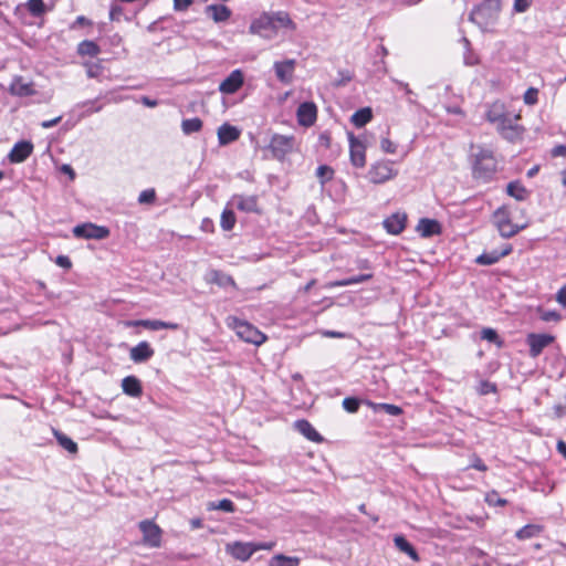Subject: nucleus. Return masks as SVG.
<instances>
[{
	"mask_svg": "<svg viewBox=\"0 0 566 566\" xmlns=\"http://www.w3.org/2000/svg\"><path fill=\"white\" fill-rule=\"evenodd\" d=\"M55 263L64 269H70L72 266V262L69 256L66 255H59L55 259Z\"/></svg>",
	"mask_w": 566,
	"mask_h": 566,
	"instance_id": "nucleus-57",
	"label": "nucleus"
},
{
	"mask_svg": "<svg viewBox=\"0 0 566 566\" xmlns=\"http://www.w3.org/2000/svg\"><path fill=\"white\" fill-rule=\"evenodd\" d=\"M192 3V0H174V8L177 11H185Z\"/></svg>",
	"mask_w": 566,
	"mask_h": 566,
	"instance_id": "nucleus-58",
	"label": "nucleus"
},
{
	"mask_svg": "<svg viewBox=\"0 0 566 566\" xmlns=\"http://www.w3.org/2000/svg\"><path fill=\"white\" fill-rule=\"evenodd\" d=\"M471 467L476 469V470H479V471H482V472L488 470V468L484 464V462L480 458H478V457H475L473 459V462H472Z\"/></svg>",
	"mask_w": 566,
	"mask_h": 566,
	"instance_id": "nucleus-62",
	"label": "nucleus"
},
{
	"mask_svg": "<svg viewBox=\"0 0 566 566\" xmlns=\"http://www.w3.org/2000/svg\"><path fill=\"white\" fill-rule=\"evenodd\" d=\"M235 224L234 212L230 209H224L221 214L220 226L224 231H230Z\"/></svg>",
	"mask_w": 566,
	"mask_h": 566,
	"instance_id": "nucleus-41",
	"label": "nucleus"
},
{
	"mask_svg": "<svg viewBox=\"0 0 566 566\" xmlns=\"http://www.w3.org/2000/svg\"><path fill=\"white\" fill-rule=\"evenodd\" d=\"M407 216L405 213H392L384 220V227L390 234H399L406 228Z\"/></svg>",
	"mask_w": 566,
	"mask_h": 566,
	"instance_id": "nucleus-19",
	"label": "nucleus"
},
{
	"mask_svg": "<svg viewBox=\"0 0 566 566\" xmlns=\"http://www.w3.org/2000/svg\"><path fill=\"white\" fill-rule=\"evenodd\" d=\"M493 223L503 238L514 237L524 228L512 222L510 212L504 207L495 210L493 213Z\"/></svg>",
	"mask_w": 566,
	"mask_h": 566,
	"instance_id": "nucleus-4",
	"label": "nucleus"
},
{
	"mask_svg": "<svg viewBox=\"0 0 566 566\" xmlns=\"http://www.w3.org/2000/svg\"><path fill=\"white\" fill-rule=\"evenodd\" d=\"M373 118V112L370 107H364L356 111L352 117L350 122L357 127L360 128L369 123Z\"/></svg>",
	"mask_w": 566,
	"mask_h": 566,
	"instance_id": "nucleus-33",
	"label": "nucleus"
},
{
	"mask_svg": "<svg viewBox=\"0 0 566 566\" xmlns=\"http://www.w3.org/2000/svg\"><path fill=\"white\" fill-rule=\"evenodd\" d=\"M240 137V130L230 124H222L218 128V142L221 146H226L235 142Z\"/></svg>",
	"mask_w": 566,
	"mask_h": 566,
	"instance_id": "nucleus-20",
	"label": "nucleus"
},
{
	"mask_svg": "<svg viewBox=\"0 0 566 566\" xmlns=\"http://www.w3.org/2000/svg\"><path fill=\"white\" fill-rule=\"evenodd\" d=\"M122 389L127 396L138 398L143 394L140 380L135 376H127L122 380Z\"/></svg>",
	"mask_w": 566,
	"mask_h": 566,
	"instance_id": "nucleus-24",
	"label": "nucleus"
},
{
	"mask_svg": "<svg viewBox=\"0 0 566 566\" xmlns=\"http://www.w3.org/2000/svg\"><path fill=\"white\" fill-rule=\"evenodd\" d=\"M244 82L243 73L241 70H233L219 85V91L223 94L235 93Z\"/></svg>",
	"mask_w": 566,
	"mask_h": 566,
	"instance_id": "nucleus-12",
	"label": "nucleus"
},
{
	"mask_svg": "<svg viewBox=\"0 0 566 566\" xmlns=\"http://www.w3.org/2000/svg\"><path fill=\"white\" fill-rule=\"evenodd\" d=\"M73 234L74 237L82 239L102 240L109 235V230L106 227L87 222L74 227Z\"/></svg>",
	"mask_w": 566,
	"mask_h": 566,
	"instance_id": "nucleus-6",
	"label": "nucleus"
},
{
	"mask_svg": "<svg viewBox=\"0 0 566 566\" xmlns=\"http://www.w3.org/2000/svg\"><path fill=\"white\" fill-rule=\"evenodd\" d=\"M556 301L562 306H566V284L563 285L556 293Z\"/></svg>",
	"mask_w": 566,
	"mask_h": 566,
	"instance_id": "nucleus-59",
	"label": "nucleus"
},
{
	"mask_svg": "<svg viewBox=\"0 0 566 566\" xmlns=\"http://www.w3.org/2000/svg\"><path fill=\"white\" fill-rule=\"evenodd\" d=\"M316 116L317 108L314 103L305 102L302 103L297 108V120L302 126H312L316 120Z\"/></svg>",
	"mask_w": 566,
	"mask_h": 566,
	"instance_id": "nucleus-16",
	"label": "nucleus"
},
{
	"mask_svg": "<svg viewBox=\"0 0 566 566\" xmlns=\"http://www.w3.org/2000/svg\"><path fill=\"white\" fill-rule=\"evenodd\" d=\"M537 95H538V91L537 88H534V87H530L525 93H524V96H523V99H524V103L527 104V105H534L537 103Z\"/></svg>",
	"mask_w": 566,
	"mask_h": 566,
	"instance_id": "nucleus-51",
	"label": "nucleus"
},
{
	"mask_svg": "<svg viewBox=\"0 0 566 566\" xmlns=\"http://www.w3.org/2000/svg\"><path fill=\"white\" fill-rule=\"evenodd\" d=\"M485 502L489 505H499V506H504L507 504V501L505 499H502L496 491H491V492L486 493Z\"/></svg>",
	"mask_w": 566,
	"mask_h": 566,
	"instance_id": "nucleus-46",
	"label": "nucleus"
},
{
	"mask_svg": "<svg viewBox=\"0 0 566 566\" xmlns=\"http://www.w3.org/2000/svg\"><path fill=\"white\" fill-rule=\"evenodd\" d=\"M53 434L56 438L59 444L67 450L70 453H76L77 452V444L66 434L60 432L56 429H53Z\"/></svg>",
	"mask_w": 566,
	"mask_h": 566,
	"instance_id": "nucleus-37",
	"label": "nucleus"
},
{
	"mask_svg": "<svg viewBox=\"0 0 566 566\" xmlns=\"http://www.w3.org/2000/svg\"><path fill=\"white\" fill-rule=\"evenodd\" d=\"M209 282L214 283L219 286L227 287V286H235V282L232 279V276L219 271V270H212L209 274Z\"/></svg>",
	"mask_w": 566,
	"mask_h": 566,
	"instance_id": "nucleus-35",
	"label": "nucleus"
},
{
	"mask_svg": "<svg viewBox=\"0 0 566 566\" xmlns=\"http://www.w3.org/2000/svg\"><path fill=\"white\" fill-rule=\"evenodd\" d=\"M348 138L350 161L355 167L363 168L366 165L365 146L353 134H348Z\"/></svg>",
	"mask_w": 566,
	"mask_h": 566,
	"instance_id": "nucleus-14",
	"label": "nucleus"
},
{
	"mask_svg": "<svg viewBox=\"0 0 566 566\" xmlns=\"http://www.w3.org/2000/svg\"><path fill=\"white\" fill-rule=\"evenodd\" d=\"M506 192L518 201L526 200L528 195L526 188L520 181H511L506 187Z\"/></svg>",
	"mask_w": 566,
	"mask_h": 566,
	"instance_id": "nucleus-36",
	"label": "nucleus"
},
{
	"mask_svg": "<svg viewBox=\"0 0 566 566\" xmlns=\"http://www.w3.org/2000/svg\"><path fill=\"white\" fill-rule=\"evenodd\" d=\"M505 115L501 112V107L494 105L489 112L486 113V118L489 122L493 124H497Z\"/></svg>",
	"mask_w": 566,
	"mask_h": 566,
	"instance_id": "nucleus-48",
	"label": "nucleus"
},
{
	"mask_svg": "<svg viewBox=\"0 0 566 566\" xmlns=\"http://www.w3.org/2000/svg\"><path fill=\"white\" fill-rule=\"evenodd\" d=\"M481 338L488 342L496 344L499 347L502 346L503 342L500 339L495 329L486 327L481 331Z\"/></svg>",
	"mask_w": 566,
	"mask_h": 566,
	"instance_id": "nucleus-44",
	"label": "nucleus"
},
{
	"mask_svg": "<svg viewBox=\"0 0 566 566\" xmlns=\"http://www.w3.org/2000/svg\"><path fill=\"white\" fill-rule=\"evenodd\" d=\"M533 0H514V11L522 13L525 12L532 4Z\"/></svg>",
	"mask_w": 566,
	"mask_h": 566,
	"instance_id": "nucleus-53",
	"label": "nucleus"
},
{
	"mask_svg": "<svg viewBox=\"0 0 566 566\" xmlns=\"http://www.w3.org/2000/svg\"><path fill=\"white\" fill-rule=\"evenodd\" d=\"M27 8L33 17H41L46 11L43 0H29L27 2Z\"/></svg>",
	"mask_w": 566,
	"mask_h": 566,
	"instance_id": "nucleus-42",
	"label": "nucleus"
},
{
	"mask_svg": "<svg viewBox=\"0 0 566 566\" xmlns=\"http://www.w3.org/2000/svg\"><path fill=\"white\" fill-rule=\"evenodd\" d=\"M316 176L319 179L321 185L324 186L327 181L333 179L334 170L327 165H321L316 169Z\"/></svg>",
	"mask_w": 566,
	"mask_h": 566,
	"instance_id": "nucleus-43",
	"label": "nucleus"
},
{
	"mask_svg": "<svg viewBox=\"0 0 566 566\" xmlns=\"http://www.w3.org/2000/svg\"><path fill=\"white\" fill-rule=\"evenodd\" d=\"M295 429L305 438L313 442H322L323 437L315 430V428L305 419L294 422Z\"/></svg>",
	"mask_w": 566,
	"mask_h": 566,
	"instance_id": "nucleus-23",
	"label": "nucleus"
},
{
	"mask_svg": "<svg viewBox=\"0 0 566 566\" xmlns=\"http://www.w3.org/2000/svg\"><path fill=\"white\" fill-rule=\"evenodd\" d=\"M275 546V542L254 543L255 552L264 549L271 551Z\"/></svg>",
	"mask_w": 566,
	"mask_h": 566,
	"instance_id": "nucleus-61",
	"label": "nucleus"
},
{
	"mask_svg": "<svg viewBox=\"0 0 566 566\" xmlns=\"http://www.w3.org/2000/svg\"><path fill=\"white\" fill-rule=\"evenodd\" d=\"M233 202L239 210L244 212H254L258 209V199L255 196H234Z\"/></svg>",
	"mask_w": 566,
	"mask_h": 566,
	"instance_id": "nucleus-28",
	"label": "nucleus"
},
{
	"mask_svg": "<svg viewBox=\"0 0 566 566\" xmlns=\"http://www.w3.org/2000/svg\"><path fill=\"white\" fill-rule=\"evenodd\" d=\"M10 92L18 96H30L35 93L33 83L22 77H17L10 85Z\"/></svg>",
	"mask_w": 566,
	"mask_h": 566,
	"instance_id": "nucleus-22",
	"label": "nucleus"
},
{
	"mask_svg": "<svg viewBox=\"0 0 566 566\" xmlns=\"http://www.w3.org/2000/svg\"><path fill=\"white\" fill-rule=\"evenodd\" d=\"M156 200V192L155 189H146L142 191L138 196V202L140 205H150L154 203Z\"/></svg>",
	"mask_w": 566,
	"mask_h": 566,
	"instance_id": "nucleus-47",
	"label": "nucleus"
},
{
	"mask_svg": "<svg viewBox=\"0 0 566 566\" xmlns=\"http://www.w3.org/2000/svg\"><path fill=\"white\" fill-rule=\"evenodd\" d=\"M397 175L398 171L392 168L390 161H377L371 165L368 171V178L373 184H384L394 179Z\"/></svg>",
	"mask_w": 566,
	"mask_h": 566,
	"instance_id": "nucleus-5",
	"label": "nucleus"
},
{
	"mask_svg": "<svg viewBox=\"0 0 566 566\" xmlns=\"http://www.w3.org/2000/svg\"><path fill=\"white\" fill-rule=\"evenodd\" d=\"M520 119V115L511 118L505 115L497 124L496 128L500 134L507 140L513 142L518 138L523 132L522 127L516 124V120Z\"/></svg>",
	"mask_w": 566,
	"mask_h": 566,
	"instance_id": "nucleus-9",
	"label": "nucleus"
},
{
	"mask_svg": "<svg viewBox=\"0 0 566 566\" xmlns=\"http://www.w3.org/2000/svg\"><path fill=\"white\" fill-rule=\"evenodd\" d=\"M338 74H339L340 78L337 80V82H336L337 86L345 85L346 83H348L353 78L352 73L348 72V71H339Z\"/></svg>",
	"mask_w": 566,
	"mask_h": 566,
	"instance_id": "nucleus-56",
	"label": "nucleus"
},
{
	"mask_svg": "<svg viewBox=\"0 0 566 566\" xmlns=\"http://www.w3.org/2000/svg\"><path fill=\"white\" fill-rule=\"evenodd\" d=\"M250 32L271 39L276 33L271 13H264L259 19L254 20L250 25Z\"/></svg>",
	"mask_w": 566,
	"mask_h": 566,
	"instance_id": "nucleus-10",
	"label": "nucleus"
},
{
	"mask_svg": "<svg viewBox=\"0 0 566 566\" xmlns=\"http://www.w3.org/2000/svg\"><path fill=\"white\" fill-rule=\"evenodd\" d=\"M472 169L475 179L490 181L496 171V159L493 151L478 147L476 151L472 154Z\"/></svg>",
	"mask_w": 566,
	"mask_h": 566,
	"instance_id": "nucleus-1",
	"label": "nucleus"
},
{
	"mask_svg": "<svg viewBox=\"0 0 566 566\" xmlns=\"http://www.w3.org/2000/svg\"><path fill=\"white\" fill-rule=\"evenodd\" d=\"M155 352L147 342H140L130 348L129 357L134 363H144L154 356Z\"/></svg>",
	"mask_w": 566,
	"mask_h": 566,
	"instance_id": "nucleus-18",
	"label": "nucleus"
},
{
	"mask_svg": "<svg viewBox=\"0 0 566 566\" xmlns=\"http://www.w3.org/2000/svg\"><path fill=\"white\" fill-rule=\"evenodd\" d=\"M227 323L228 326L233 328L237 335L247 343L259 346L266 340V336L262 332L245 321H241L235 316H229Z\"/></svg>",
	"mask_w": 566,
	"mask_h": 566,
	"instance_id": "nucleus-2",
	"label": "nucleus"
},
{
	"mask_svg": "<svg viewBox=\"0 0 566 566\" xmlns=\"http://www.w3.org/2000/svg\"><path fill=\"white\" fill-rule=\"evenodd\" d=\"M368 405L374 409V411H382L390 416H399L402 413V409L399 406L391 405V403H375V402H368Z\"/></svg>",
	"mask_w": 566,
	"mask_h": 566,
	"instance_id": "nucleus-38",
	"label": "nucleus"
},
{
	"mask_svg": "<svg viewBox=\"0 0 566 566\" xmlns=\"http://www.w3.org/2000/svg\"><path fill=\"white\" fill-rule=\"evenodd\" d=\"M77 52L80 55L96 56L99 53V46L90 40H84L78 44Z\"/></svg>",
	"mask_w": 566,
	"mask_h": 566,
	"instance_id": "nucleus-39",
	"label": "nucleus"
},
{
	"mask_svg": "<svg viewBox=\"0 0 566 566\" xmlns=\"http://www.w3.org/2000/svg\"><path fill=\"white\" fill-rule=\"evenodd\" d=\"M417 231L422 238H430L441 232V226L437 220L423 218L420 219Z\"/></svg>",
	"mask_w": 566,
	"mask_h": 566,
	"instance_id": "nucleus-21",
	"label": "nucleus"
},
{
	"mask_svg": "<svg viewBox=\"0 0 566 566\" xmlns=\"http://www.w3.org/2000/svg\"><path fill=\"white\" fill-rule=\"evenodd\" d=\"M555 337L551 334L531 333L526 336V343L530 346V356L535 358L542 354L544 348L553 344Z\"/></svg>",
	"mask_w": 566,
	"mask_h": 566,
	"instance_id": "nucleus-8",
	"label": "nucleus"
},
{
	"mask_svg": "<svg viewBox=\"0 0 566 566\" xmlns=\"http://www.w3.org/2000/svg\"><path fill=\"white\" fill-rule=\"evenodd\" d=\"M301 558L297 556H286L276 554L269 560V566H300Z\"/></svg>",
	"mask_w": 566,
	"mask_h": 566,
	"instance_id": "nucleus-34",
	"label": "nucleus"
},
{
	"mask_svg": "<svg viewBox=\"0 0 566 566\" xmlns=\"http://www.w3.org/2000/svg\"><path fill=\"white\" fill-rule=\"evenodd\" d=\"M371 277H373L371 273L359 274V275L350 276L348 279L329 282L325 285V287L332 289V287H338V286H348V285H353V284L363 283L365 281L370 280Z\"/></svg>",
	"mask_w": 566,
	"mask_h": 566,
	"instance_id": "nucleus-30",
	"label": "nucleus"
},
{
	"mask_svg": "<svg viewBox=\"0 0 566 566\" xmlns=\"http://www.w3.org/2000/svg\"><path fill=\"white\" fill-rule=\"evenodd\" d=\"M227 551L233 558L247 562L255 553L254 542H234L227 545Z\"/></svg>",
	"mask_w": 566,
	"mask_h": 566,
	"instance_id": "nucleus-11",
	"label": "nucleus"
},
{
	"mask_svg": "<svg viewBox=\"0 0 566 566\" xmlns=\"http://www.w3.org/2000/svg\"><path fill=\"white\" fill-rule=\"evenodd\" d=\"M33 151V144L30 140H20L14 144L8 154V159L12 164L23 163Z\"/></svg>",
	"mask_w": 566,
	"mask_h": 566,
	"instance_id": "nucleus-13",
	"label": "nucleus"
},
{
	"mask_svg": "<svg viewBox=\"0 0 566 566\" xmlns=\"http://www.w3.org/2000/svg\"><path fill=\"white\" fill-rule=\"evenodd\" d=\"M206 12L214 22H224L231 15V10L223 4H210L206 8Z\"/></svg>",
	"mask_w": 566,
	"mask_h": 566,
	"instance_id": "nucleus-27",
	"label": "nucleus"
},
{
	"mask_svg": "<svg viewBox=\"0 0 566 566\" xmlns=\"http://www.w3.org/2000/svg\"><path fill=\"white\" fill-rule=\"evenodd\" d=\"M271 15H272V20L275 24L276 30L279 28H285V29H290V30L296 29L295 23L292 21L291 17L287 12L277 11V12L271 13Z\"/></svg>",
	"mask_w": 566,
	"mask_h": 566,
	"instance_id": "nucleus-31",
	"label": "nucleus"
},
{
	"mask_svg": "<svg viewBox=\"0 0 566 566\" xmlns=\"http://www.w3.org/2000/svg\"><path fill=\"white\" fill-rule=\"evenodd\" d=\"M495 391H496L495 384L486 381V380L482 381L480 384L479 392L481 395H488V394L495 392Z\"/></svg>",
	"mask_w": 566,
	"mask_h": 566,
	"instance_id": "nucleus-54",
	"label": "nucleus"
},
{
	"mask_svg": "<svg viewBox=\"0 0 566 566\" xmlns=\"http://www.w3.org/2000/svg\"><path fill=\"white\" fill-rule=\"evenodd\" d=\"M543 532V526L538 524H527L515 533V537L520 541L530 539L538 536Z\"/></svg>",
	"mask_w": 566,
	"mask_h": 566,
	"instance_id": "nucleus-32",
	"label": "nucleus"
},
{
	"mask_svg": "<svg viewBox=\"0 0 566 566\" xmlns=\"http://www.w3.org/2000/svg\"><path fill=\"white\" fill-rule=\"evenodd\" d=\"M138 527L143 533V542L149 547H159L161 544V530L150 520L139 522Z\"/></svg>",
	"mask_w": 566,
	"mask_h": 566,
	"instance_id": "nucleus-7",
	"label": "nucleus"
},
{
	"mask_svg": "<svg viewBox=\"0 0 566 566\" xmlns=\"http://www.w3.org/2000/svg\"><path fill=\"white\" fill-rule=\"evenodd\" d=\"M395 546L402 553L407 554L412 560L419 562L420 557L415 547L402 535L394 537Z\"/></svg>",
	"mask_w": 566,
	"mask_h": 566,
	"instance_id": "nucleus-29",
	"label": "nucleus"
},
{
	"mask_svg": "<svg viewBox=\"0 0 566 566\" xmlns=\"http://www.w3.org/2000/svg\"><path fill=\"white\" fill-rule=\"evenodd\" d=\"M211 507L214 510H220V511H224V512H229V513H232L235 510L234 503L228 499H223V500L219 501L217 504H212Z\"/></svg>",
	"mask_w": 566,
	"mask_h": 566,
	"instance_id": "nucleus-49",
	"label": "nucleus"
},
{
	"mask_svg": "<svg viewBox=\"0 0 566 566\" xmlns=\"http://www.w3.org/2000/svg\"><path fill=\"white\" fill-rule=\"evenodd\" d=\"M494 11L497 13L501 10V1L500 0H484V3L475 7L471 13L469 19L472 22L480 23L479 18L484 11Z\"/></svg>",
	"mask_w": 566,
	"mask_h": 566,
	"instance_id": "nucleus-25",
	"label": "nucleus"
},
{
	"mask_svg": "<svg viewBox=\"0 0 566 566\" xmlns=\"http://www.w3.org/2000/svg\"><path fill=\"white\" fill-rule=\"evenodd\" d=\"M512 252L511 244H504L501 250H493L480 254L475 262L480 265H492L500 261L501 258L509 255Z\"/></svg>",
	"mask_w": 566,
	"mask_h": 566,
	"instance_id": "nucleus-17",
	"label": "nucleus"
},
{
	"mask_svg": "<svg viewBox=\"0 0 566 566\" xmlns=\"http://www.w3.org/2000/svg\"><path fill=\"white\" fill-rule=\"evenodd\" d=\"M295 148L294 136H286L281 134H274L271 137L268 149L271 151L272 157L276 160H284Z\"/></svg>",
	"mask_w": 566,
	"mask_h": 566,
	"instance_id": "nucleus-3",
	"label": "nucleus"
},
{
	"mask_svg": "<svg viewBox=\"0 0 566 566\" xmlns=\"http://www.w3.org/2000/svg\"><path fill=\"white\" fill-rule=\"evenodd\" d=\"M136 326H143L149 331H159V329H178L177 323L164 322L159 319H140L133 323Z\"/></svg>",
	"mask_w": 566,
	"mask_h": 566,
	"instance_id": "nucleus-26",
	"label": "nucleus"
},
{
	"mask_svg": "<svg viewBox=\"0 0 566 566\" xmlns=\"http://www.w3.org/2000/svg\"><path fill=\"white\" fill-rule=\"evenodd\" d=\"M296 61L289 59L282 62H275L273 67L277 80L284 84H289L293 80Z\"/></svg>",
	"mask_w": 566,
	"mask_h": 566,
	"instance_id": "nucleus-15",
	"label": "nucleus"
},
{
	"mask_svg": "<svg viewBox=\"0 0 566 566\" xmlns=\"http://www.w3.org/2000/svg\"><path fill=\"white\" fill-rule=\"evenodd\" d=\"M62 119V116H57L53 119H50V120H44L41 123V126L43 128H51V127H54L55 125H57Z\"/></svg>",
	"mask_w": 566,
	"mask_h": 566,
	"instance_id": "nucleus-63",
	"label": "nucleus"
},
{
	"mask_svg": "<svg viewBox=\"0 0 566 566\" xmlns=\"http://www.w3.org/2000/svg\"><path fill=\"white\" fill-rule=\"evenodd\" d=\"M553 156H563L566 157V146L565 145H558L553 148L552 150Z\"/></svg>",
	"mask_w": 566,
	"mask_h": 566,
	"instance_id": "nucleus-64",
	"label": "nucleus"
},
{
	"mask_svg": "<svg viewBox=\"0 0 566 566\" xmlns=\"http://www.w3.org/2000/svg\"><path fill=\"white\" fill-rule=\"evenodd\" d=\"M124 13V10L119 6H112L109 11V18L112 21H119L122 15Z\"/></svg>",
	"mask_w": 566,
	"mask_h": 566,
	"instance_id": "nucleus-55",
	"label": "nucleus"
},
{
	"mask_svg": "<svg viewBox=\"0 0 566 566\" xmlns=\"http://www.w3.org/2000/svg\"><path fill=\"white\" fill-rule=\"evenodd\" d=\"M380 148L382 151L387 154H395L397 150V146L389 138H382L380 140Z\"/></svg>",
	"mask_w": 566,
	"mask_h": 566,
	"instance_id": "nucleus-52",
	"label": "nucleus"
},
{
	"mask_svg": "<svg viewBox=\"0 0 566 566\" xmlns=\"http://www.w3.org/2000/svg\"><path fill=\"white\" fill-rule=\"evenodd\" d=\"M202 128V120L199 117L184 119L181 129L185 135L197 133Z\"/></svg>",
	"mask_w": 566,
	"mask_h": 566,
	"instance_id": "nucleus-40",
	"label": "nucleus"
},
{
	"mask_svg": "<svg viewBox=\"0 0 566 566\" xmlns=\"http://www.w3.org/2000/svg\"><path fill=\"white\" fill-rule=\"evenodd\" d=\"M553 410H554V416L557 419H560L566 416V405H562V403L555 405Z\"/></svg>",
	"mask_w": 566,
	"mask_h": 566,
	"instance_id": "nucleus-60",
	"label": "nucleus"
},
{
	"mask_svg": "<svg viewBox=\"0 0 566 566\" xmlns=\"http://www.w3.org/2000/svg\"><path fill=\"white\" fill-rule=\"evenodd\" d=\"M467 52L464 54V64L469 66L476 65L479 63V57L470 50V42L467 38L462 39Z\"/></svg>",
	"mask_w": 566,
	"mask_h": 566,
	"instance_id": "nucleus-45",
	"label": "nucleus"
},
{
	"mask_svg": "<svg viewBox=\"0 0 566 566\" xmlns=\"http://www.w3.org/2000/svg\"><path fill=\"white\" fill-rule=\"evenodd\" d=\"M343 407L348 412H356L359 408V400L353 397H347L343 400Z\"/></svg>",
	"mask_w": 566,
	"mask_h": 566,
	"instance_id": "nucleus-50",
	"label": "nucleus"
}]
</instances>
